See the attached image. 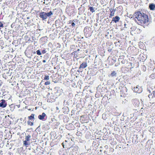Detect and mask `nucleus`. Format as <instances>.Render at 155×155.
I'll return each mask as SVG.
<instances>
[{
	"label": "nucleus",
	"mask_w": 155,
	"mask_h": 155,
	"mask_svg": "<svg viewBox=\"0 0 155 155\" xmlns=\"http://www.w3.org/2000/svg\"><path fill=\"white\" fill-rule=\"evenodd\" d=\"M133 17L136 18L135 20L137 23L141 25L146 24L149 21L148 16L140 11L135 12L134 14Z\"/></svg>",
	"instance_id": "obj_1"
},
{
	"label": "nucleus",
	"mask_w": 155,
	"mask_h": 155,
	"mask_svg": "<svg viewBox=\"0 0 155 155\" xmlns=\"http://www.w3.org/2000/svg\"><path fill=\"white\" fill-rule=\"evenodd\" d=\"M53 13L51 11L46 13L43 12L40 13L39 17L42 18V20H44L47 18V17H49L52 15Z\"/></svg>",
	"instance_id": "obj_2"
},
{
	"label": "nucleus",
	"mask_w": 155,
	"mask_h": 155,
	"mask_svg": "<svg viewBox=\"0 0 155 155\" xmlns=\"http://www.w3.org/2000/svg\"><path fill=\"white\" fill-rule=\"evenodd\" d=\"M0 103V107L2 108L5 107L7 105V103L5 102V101L2 99L1 100Z\"/></svg>",
	"instance_id": "obj_3"
},
{
	"label": "nucleus",
	"mask_w": 155,
	"mask_h": 155,
	"mask_svg": "<svg viewBox=\"0 0 155 155\" xmlns=\"http://www.w3.org/2000/svg\"><path fill=\"white\" fill-rule=\"evenodd\" d=\"M110 13V14L109 18H111L114 16L115 9H114L112 8H110L109 9Z\"/></svg>",
	"instance_id": "obj_4"
},
{
	"label": "nucleus",
	"mask_w": 155,
	"mask_h": 155,
	"mask_svg": "<svg viewBox=\"0 0 155 155\" xmlns=\"http://www.w3.org/2000/svg\"><path fill=\"white\" fill-rule=\"evenodd\" d=\"M46 115L45 113H43L41 115H39L38 116V118L40 120H44L45 117L46 116Z\"/></svg>",
	"instance_id": "obj_5"
},
{
	"label": "nucleus",
	"mask_w": 155,
	"mask_h": 155,
	"mask_svg": "<svg viewBox=\"0 0 155 155\" xmlns=\"http://www.w3.org/2000/svg\"><path fill=\"white\" fill-rule=\"evenodd\" d=\"M87 66V64L86 62L82 63L80 66L79 69H80L81 68H84Z\"/></svg>",
	"instance_id": "obj_6"
},
{
	"label": "nucleus",
	"mask_w": 155,
	"mask_h": 155,
	"mask_svg": "<svg viewBox=\"0 0 155 155\" xmlns=\"http://www.w3.org/2000/svg\"><path fill=\"white\" fill-rule=\"evenodd\" d=\"M120 20V18L118 16H116L113 18L112 21L115 23H117Z\"/></svg>",
	"instance_id": "obj_7"
},
{
	"label": "nucleus",
	"mask_w": 155,
	"mask_h": 155,
	"mask_svg": "<svg viewBox=\"0 0 155 155\" xmlns=\"http://www.w3.org/2000/svg\"><path fill=\"white\" fill-rule=\"evenodd\" d=\"M149 7L151 10H153L155 8V5L150 4L149 5Z\"/></svg>",
	"instance_id": "obj_8"
},
{
	"label": "nucleus",
	"mask_w": 155,
	"mask_h": 155,
	"mask_svg": "<svg viewBox=\"0 0 155 155\" xmlns=\"http://www.w3.org/2000/svg\"><path fill=\"white\" fill-rule=\"evenodd\" d=\"M35 114H32L30 116H28V118L29 120H32V119H35L34 118Z\"/></svg>",
	"instance_id": "obj_9"
},
{
	"label": "nucleus",
	"mask_w": 155,
	"mask_h": 155,
	"mask_svg": "<svg viewBox=\"0 0 155 155\" xmlns=\"http://www.w3.org/2000/svg\"><path fill=\"white\" fill-rule=\"evenodd\" d=\"M150 78L151 79H155V73H152L150 76Z\"/></svg>",
	"instance_id": "obj_10"
},
{
	"label": "nucleus",
	"mask_w": 155,
	"mask_h": 155,
	"mask_svg": "<svg viewBox=\"0 0 155 155\" xmlns=\"http://www.w3.org/2000/svg\"><path fill=\"white\" fill-rule=\"evenodd\" d=\"M89 9L90 11L92 13H93L95 11L94 9V8L93 7H90L89 8Z\"/></svg>",
	"instance_id": "obj_11"
},
{
	"label": "nucleus",
	"mask_w": 155,
	"mask_h": 155,
	"mask_svg": "<svg viewBox=\"0 0 155 155\" xmlns=\"http://www.w3.org/2000/svg\"><path fill=\"white\" fill-rule=\"evenodd\" d=\"M116 73L114 71H113L112 72L110 76L111 77H113L116 75Z\"/></svg>",
	"instance_id": "obj_12"
},
{
	"label": "nucleus",
	"mask_w": 155,
	"mask_h": 155,
	"mask_svg": "<svg viewBox=\"0 0 155 155\" xmlns=\"http://www.w3.org/2000/svg\"><path fill=\"white\" fill-rule=\"evenodd\" d=\"M84 32L86 35L90 36V34H89L87 32V29H84Z\"/></svg>",
	"instance_id": "obj_13"
},
{
	"label": "nucleus",
	"mask_w": 155,
	"mask_h": 155,
	"mask_svg": "<svg viewBox=\"0 0 155 155\" xmlns=\"http://www.w3.org/2000/svg\"><path fill=\"white\" fill-rule=\"evenodd\" d=\"M134 91L135 92L138 93H140V91H139L138 88L137 87L134 88Z\"/></svg>",
	"instance_id": "obj_14"
},
{
	"label": "nucleus",
	"mask_w": 155,
	"mask_h": 155,
	"mask_svg": "<svg viewBox=\"0 0 155 155\" xmlns=\"http://www.w3.org/2000/svg\"><path fill=\"white\" fill-rule=\"evenodd\" d=\"M31 137V136L30 135H28L25 137V140L27 141H28L30 140V139Z\"/></svg>",
	"instance_id": "obj_15"
},
{
	"label": "nucleus",
	"mask_w": 155,
	"mask_h": 155,
	"mask_svg": "<svg viewBox=\"0 0 155 155\" xmlns=\"http://www.w3.org/2000/svg\"><path fill=\"white\" fill-rule=\"evenodd\" d=\"M27 124L28 125H30L31 126L33 125V123L31 122L30 120H28L27 121Z\"/></svg>",
	"instance_id": "obj_16"
},
{
	"label": "nucleus",
	"mask_w": 155,
	"mask_h": 155,
	"mask_svg": "<svg viewBox=\"0 0 155 155\" xmlns=\"http://www.w3.org/2000/svg\"><path fill=\"white\" fill-rule=\"evenodd\" d=\"M49 79V76L48 75H45L44 77V79L46 80H48Z\"/></svg>",
	"instance_id": "obj_17"
},
{
	"label": "nucleus",
	"mask_w": 155,
	"mask_h": 155,
	"mask_svg": "<svg viewBox=\"0 0 155 155\" xmlns=\"http://www.w3.org/2000/svg\"><path fill=\"white\" fill-rule=\"evenodd\" d=\"M72 124H70L69 126L68 127L69 128H68V129L69 130H72Z\"/></svg>",
	"instance_id": "obj_18"
},
{
	"label": "nucleus",
	"mask_w": 155,
	"mask_h": 155,
	"mask_svg": "<svg viewBox=\"0 0 155 155\" xmlns=\"http://www.w3.org/2000/svg\"><path fill=\"white\" fill-rule=\"evenodd\" d=\"M36 53L38 55H41V53L39 50H38L37 51Z\"/></svg>",
	"instance_id": "obj_19"
},
{
	"label": "nucleus",
	"mask_w": 155,
	"mask_h": 155,
	"mask_svg": "<svg viewBox=\"0 0 155 155\" xmlns=\"http://www.w3.org/2000/svg\"><path fill=\"white\" fill-rule=\"evenodd\" d=\"M87 0H82V3L84 5L87 2Z\"/></svg>",
	"instance_id": "obj_20"
},
{
	"label": "nucleus",
	"mask_w": 155,
	"mask_h": 155,
	"mask_svg": "<svg viewBox=\"0 0 155 155\" xmlns=\"http://www.w3.org/2000/svg\"><path fill=\"white\" fill-rule=\"evenodd\" d=\"M4 27L3 24L1 22H0V29H1V28H3Z\"/></svg>",
	"instance_id": "obj_21"
},
{
	"label": "nucleus",
	"mask_w": 155,
	"mask_h": 155,
	"mask_svg": "<svg viewBox=\"0 0 155 155\" xmlns=\"http://www.w3.org/2000/svg\"><path fill=\"white\" fill-rule=\"evenodd\" d=\"M50 84V81H47L46 82H45V84L47 85H49Z\"/></svg>",
	"instance_id": "obj_22"
},
{
	"label": "nucleus",
	"mask_w": 155,
	"mask_h": 155,
	"mask_svg": "<svg viewBox=\"0 0 155 155\" xmlns=\"http://www.w3.org/2000/svg\"><path fill=\"white\" fill-rule=\"evenodd\" d=\"M27 141H26V140L24 141L23 142V144L25 146L28 145V143Z\"/></svg>",
	"instance_id": "obj_23"
},
{
	"label": "nucleus",
	"mask_w": 155,
	"mask_h": 155,
	"mask_svg": "<svg viewBox=\"0 0 155 155\" xmlns=\"http://www.w3.org/2000/svg\"><path fill=\"white\" fill-rule=\"evenodd\" d=\"M148 97L150 98H152L153 97V96H152V94H149L148 95Z\"/></svg>",
	"instance_id": "obj_24"
},
{
	"label": "nucleus",
	"mask_w": 155,
	"mask_h": 155,
	"mask_svg": "<svg viewBox=\"0 0 155 155\" xmlns=\"http://www.w3.org/2000/svg\"><path fill=\"white\" fill-rule=\"evenodd\" d=\"M79 51V49H78V50H77V51H74V52H73L72 53H71V54H72V55H73V54H75V53H77V51Z\"/></svg>",
	"instance_id": "obj_25"
},
{
	"label": "nucleus",
	"mask_w": 155,
	"mask_h": 155,
	"mask_svg": "<svg viewBox=\"0 0 155 155\" xmlns=\"http://www.w3.org/2000/svg\"><path fill=\"white\" fill-rule=\"evenodd\" d=\"M46 51L45 50H43L42 51V54H45V53H46Z\"/></svg>",
	"instance_id": "obj_26"
},
{
	"label": "nucleus",
	"mask_w": 155,
	"mask_h": 155,
	"mask_svg": "<svg viewBox=\"0 0 155 155\" xmlns=\"http://www.w3.org/2000/svg\"><path fill=\"white\" fill-rule=\"evenodd\" d=\"M71 25L73 26H74L75 25V24L74 22L72 23Z\"/></svg>",
	"instance_id": "obj_27"
},
{
	"label": "nucleus",
	"mask_w": 155,
	"mask_h": 155,
	"mask_svg": "<svg viewBox=\"0 0 155 155\" xmlns=\"http://www.w3.org/2000/svg\"><path fill=\"white\" fill-rule=\"evenodd\" d=\"M153 96L155 97V91H153Z\"/></svg>",
	"instance_id": "obj_28"
},
{
	"label": "nucleus",
	"mask_w": 155,
	"mask_h": 155,
	"mask_svg": "<svg viewBox=\"0 0 155 155\" xmlns=\"http://www.w3.org/2000/svg\"><path fill=\"white\" fill-rule=\"evenodd\" d=\"M112 51V49H108V51L109 52H110Z\"/></svg>",
	"instance_id": "obj_29"
},
{
	"label": "nucleus",
	"mask_w": 155,
	"mask_h": 155,
	"mask_svg": "<svg viewBox=\"0 0 155 155\" xmlns=\"http://www.w3.org/2000/svg\"><path fill=\"white\" fill-rule=\"evenodd\" d=\"M73 21H72L71 20H70L69 21V24H71V23H72V22Z\"/></svg>",
	"instance_id": "obj_30"
},
{
	"label": "nucleus",
	"mask_w": 155,
	"mask_h": 155,
	"mask_svg": "<svg viewBox=\"0 0 155 155\" xmlns=\"http://www.w3.org/2000/svg\"><path fill=\"white\" fill-rule=\"evenodd\" d=\"M42 62L43 63H45L46 62V61L45 60H43Z\"/></svg>",
	"instance_id": "obj_31"
},
{
	"label": "nucleus",
	"mask_w": 155,
	"mask_h": 155,
	"mask_svg": "<svg viewBox=\"0 0 155 155\" xmlns=\"http://www.w3.org/2000/svg\"><path fill=\"white\" fill-rule=\"evenodd\" d=\"M63 147H64V145H63Z\"/></svg>",
	"instance_id": "obj_32"
}]
</instances>
